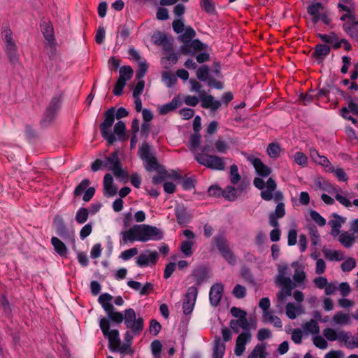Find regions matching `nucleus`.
I'll use <instances>...</instances> for the list:
<instances>
[{"label":"nucleus","mask_w":358,"mask_h":358,"mask_svg":"<svg viewBox=\"0 0 358 358\" xmlns=\"http://www.w3.org/2000/svg\"><path fill=\"white\" fill-rule=\"evenodd\" d=\"M113 296L108 293L101 294L98 298V302L106 313L108 320L120 324L123 321L127 328L136 336H139L144 329V320L142 317H136L135 310L131 308L125 309L124 314L115 311V307L110 303Z\"/></svg>","instance_id":"f257e3e1"},{"label":"nucleus","mask_w":358,"mask_h":358,"mask_svg":"<svg viewBox=\"0 0 358 358\" xmlns=\"http://www.w3.org/2000/svg\"><path fill=\"white\" fill-rule=\"evenodd\" d=\"M122 237L120 243L127 244L140 241L145 243L148 241H160L163 239L162 231L157 227L148 224H134L127 230L120 232Z\"/></svg>","instance_id":"f03ea898"},{"label":"nucleus","mask_w":358,"mask_h":358,"mask_svg":"<svg viewBox=\"0 0 358 358\" xmlns=\"http://www.w3.org/2000/svg\"><path fill=\"white\" fill-rule=\"evenodd\" d=\"M150 145L148 143H143L139 148L138 155L146 164L145 168L147 171H157L158 173H166V169L157 162L156 157L150 155Z\"/></svg>","instance_id":"7ed1b4c3"},{"label":"nucleus","mask_w":358,"mask_h":358,"mask_svg":"<svg viewBox=\"0 0 358 358\" xmlns=\"http://www.w3.org/2000/svg\"><path fill=\"white\" fill-rule=\"evenodd\" d=\"M212 243L229 264L234 266L236 264V257L230 249L228 240L224 232L216 234L213 238Z\"/></svg>","instance_id":"20e7f679"},{"label":"nucleus","mask_w":358,"mask_h":358,"mask_svg":"<svg viewBox=\"0 0 358 358\" xmlns=\"http://www.w3.org/2000/svg\"><path fill=\"white\" fill-rule=\"evenodd\" d=\"M104 120L99 125L101 136L107 141L108 146L112 145L117 141V138L111 131L115 122V108L111 107L104 114Z\"/></svg>","instance_id":"39448f33"},{"label":"nucleus","mask_w":358,"mask_h":358,"mask_svg":"<svg viewBox=\"0 0 358 358\" xmlns=\"http://www.w3.org/2000/svg\"><path fill=\"white\" fill-rule=\"evenodd\" d=\"M99 327L104 336H108L109 349L112 352H115L117 347L120 345L121 342L119 331L117 329L110 330V320L106 317H103L100 320Z\"/></svg>","instance_id":"423d86ee"},{"label":"nucleus","mask_w":358,"mask_h":358,"mask_svg":"<svg viewBox=\"0 0 358 358\" xmlns=\"http://www.w3.org/2000/svg\"><path fill=\"white\" fill-rule=\"evenodd\" d=\"M195 159L199 164L211 169L222 171L225 169L223 159L217 155L196 154Z\"/></svg>","instance_id":"0eeeda50"},{"label":"nucleus","mask_w":358,"mask_h":358,"mask_svg":"<svg viewBox=\"0 0 358 358\" xmlns=\"http://www.w3.org/2000/svg\"><path fill=\"white\" fill-rule=\"evenodd\" d=\"M61 106V96H55L51 99L44 113L43 117L41 121V124L43 127H48L55 119Z\"/></svg>","instance_id":"6e6552de"},{"label":"nucleus","mask_w":358,"mask_h":358,"mask_svg":"<svg viewBox=\"0 0 358 358\" xmlns=\"http://www.w3.org/2000/svg\"><path fill=\"white\" fill-rule=\"evenodd\" d=\"M56 234L62 238L65 242L75 243L74 234L71 231L65 224L64 218L61 215H56L52 222Z\"/></svg>","instance_id":"1a4fd4ad"},{"label":"nucleus","mask_w":358,"mask_h":358,"mask_svg":"<svg viewBox=\"0 0 358 358\" xmlns=\"http://www.w3.org/2000/svg\"><path fill=\"white\" fill-rule=\"evenodd\" d=\"M198 295V288L195 286L188 287L185 295V300L182 303V310L185 315L190 314L194 307Z\"/></svg>","instance_id":"9d476101"},{"label":"nucleus","mask_w":358,"mask_h":358,"mask_svg":"<svg viewBox=\"0 0 358 358\" xmlns=\"http://www.w3.org/2000/svg\"><path fill=\"white\" fill-rule=\"evenodd\" d=\"M189 278L193 279L194 282V286L197 288L208 279V270L206 266L200 265L192 271Z\"/></svg>","instance_id":"9b49d317"},{"label":"nucleus","mask_w":358,"mask_h":358,"mask_svg":"<svg viewBox=\"0 0 358 358\" xmlns=\"http://www.w3.org/2000/svg\"><path fill=\"white\" fill-rule=\"evenodd\" d=\"M174 213L177 222L180 226H185L192 220V216L187 208L182 203L177 204L174 208Z\"/></svg>","instance_id":"f8f14e48"},{"label":"nucleus","mask_w":358,"mask_h":358,"mask_svg":"<svg viewBox=\"0 0 358 358\" xmlns=\"http://www.w3.org/2000/svg\"><path fill=\"white\" fill-rule=\"evenodd\" d=\"M199 97L201 101V106L203 108H210L212 111H216L222 105L220 101L215 100L212 95H206L204 92L200 93Z\"/></svg>","instance_id":"ddd939ff"},{"label":"nucleus","mask_w":358,"mask_h":358,"mask_svg":"<svg viewBox=\"0 0 358 358\" xmlns=\"http://www.w3.org/2000/svg\"><path fill=\"white\" fill-rule=\"evenodd\" d=\"M251 336L250 331H243L238 335L234 349V353L236 356L240 357L243 355L245 350V345L250 341Z\"/></svg>","instance_id":"4468645a"},{"label":"nucleus","mask_w":358,"mask_h":358,"mask_svg":"<svg viewBox=\"0 0 358 358\" xmlns=\"http://www.w3.org/2000/svg\"><path fill=\"white\" fill-rule=\"evenodd\" d=\"M149 255L144 253L141 254L137 259L136 264L139 267H147L150 264L155 265L159 259L158 253L156 251H148Z\"/></svg>","instance_id":"2eb2a0df"},{"label":"nucleus","mask_w":358,"mask_h":358,"mask_svg":"<svg viewBox=\"0 0 358 358\" xmlns=\"http://www.w3.org/2000/svg\"><path fill=\"white\" fill-rule=\"evenodd\" d=\"M224 291V286L222 283L214 284L209 292V300L213 307H216L220 302Z\"/></svg>","instance_id":"dca6fc26"},{"label":"nucleus","mask_w":358,"mask_h":358,"mask_svg":"<svg viewBox=\"0 0 358 358\" xmlns=\"http://www.w3.org/2000/svg\"><path fill=\"white\" fill-rule=\"evenodd\" d=\"M152 38L155 44L162 46L164 50L167 52L172 51L173 44L164 33L161 31L155 33Z\"/></svg>","instance_id":"f3484780"},{"label":"nucleus","mask_w":358,"mask_h":358,"mask_svg":"<svg viewBox=\"0 0 358 358\" xmlns=\"http://www.w3.org/2000/svg\"><path fill=\"white\" fill-rule=\"evenodd\" d=\"M330 51V46L327 44L319 43L315 45L312 55L320 64L329 55Z\"/></svg>","instance_id":"a211bd4d"},{"label":"nucleus","mask_w":358,"mask_h":358,"mask_svg":"<svg viewBox=\"0 0 358 358\" xmlns=\"http://www.w3.org/2000/svg\"><path fill=\"white\" fill-rule=\"evenodd\" d=\"M343 29L352 40L358 43V20L347 21L343 24Z\"/></svg>","instance_id":"6ab92c4d"},{"label":"nucleus","mask_w":358,"mask_h":358,"mask_svg":"<svg viewBox=\"0 0 358 358\" xmlns=\"http://www.w3.org/2000/svg\"><path fill=\"white\" fill-rule=\"evenodd\" d=\"M252 164L255 169L256 173L261 177L266 178L271 173V169L265 165L259 158H254Z\"/></svg>","instance_id":"aec40b11"},{"label":"nucleus","mask_w":358,"mask_h":358,"mask_svg":"<svg viewBox=\"0 0 358 358\" xmlns=\"http://www.w3.org/2000/svg\"><path fill=\"white\" fill-rule=\"evenodd\" d=\"M5 52L10 64L14 66H16L19 63V55L16 45H6Z\"/></svg>","instance_id":"412c9836"},{"label":"nucleus","mask_w":358,"mask_h":358,"mask_svg":"<svg viewBox=\"0 0 358 358\" xmlns=\"http://www.w3.org/2000/svg\"><path fill=\"white\" fill-rule=\"evenodd\" d=\"M51 243L55 251L62 257H66L67 248L65 243L58 237L53 236L51 238Z\"/></svg>","instance_id":"4be33fe9"},{"label":"nucleus","mask_w":358,"mask_h":358,"mask_svg":"<svg viewBox=\"0 0 358 358\" xmlns=\"http://www.w3.org/2000/svg\"><path fill=\"white\" fill-rule=\"evenodd\" d=\"M127 128L124 122L119 120L114 126V132H113L117 138V141H125L128 136L126 134Z\"/></svg>","instance_id":"5701e85b"},{"label":"nucleus","mask_w":358,"mask_h":358,"mask_svg":"<svg viewBox=\"0 0 358 358\" xmlns=\"http://www.w3.org/2000/svg\"><path fill=\"white\" fill-rule=\"evenodd\" d=\"M180 106V101L178 97H174L169 103L162 105L159 109V113L162 115H164L174 110Z\"/></svg>","instance_id":"b1692460"},{"label":"nucleus","mask_w":358,"mask_h":358,"mask_svg":"<svg viewBox=\"0 0 358 358\" xmlns=\"http://www.w3.org/2000/svg\"><path fill=\"white\" fill-rule=\"evenodd\" d=\"M303 310L300 306H296L295 303L289 302L286 305V315L291 320L296 318L297 315H301Z\"/></svg>","instance_id":"393cba45"},{"label":"nucleus","mask_w":358,"mask_h":358,"mask_svg":"<svg viewBox=\"0 0 358 358\" xmlns=\"http://www.w3.org/2000/svg\"><path fill=\"white\" fill-rule=\"evenodd\" d=\"M117 36L116 37L115 47L120 48L127 38L130 35V31L126 25H121L118 27Z\"/></svg>","instance_id":"a878e982"},{"label":"nucleus","mask_w":358,"mask_h":358,"mask_svg":"<svg viewBox=\"0 0 358 358\" xmlns=\"http://www.w3.org/2000/svg\"><path fill=\"white\" fill-rule=\"evenodd\" d=\"M340 243L346 248H351L355 242V236L347 231L341 233L338 237Z\"/></svg>","instance_id":"bb28decb"},{"label":"nucleus","mask_w":358,"mask_h":358,"mask_svg":"<svg viewBox=\"0 0 358 358\" xmlns=\"http://www.w3.org/2000/svg\"><path fill=\"white\" fill-rule=\"evenodd\" d=\"M324 257L330 261H341L345 258L343 252L324 248L322 250Z\"/></svg>","instance_id":"cd10ccee"},{"label":"nucleus","mask_w":358,"mask_h":358,"mask_svg":"<svg viewBox=\"0 0 358 358\" xmlns=\"http://www.w3.org/2000/svg\"><path fill=\"white\" fill-rule=\"evenodd\" d=\"M266 348L265 343L257 344L250 353L248 358H266L267 355Z\"/></svg>","instance_id":"c85d7f7f"},{"label":"nucleus","mask_w":358,"mask_h":358,"mask_svg":"<svg viewBox=\"0 0 358 358\" xmlns=\"http://www.w3.org/2000/svg\"><path fill=\"white\" fill-rule=\"evenodd\" d=\"M42 31L44 38L51 44L55 41V36L52 26L49 23H44L42 26Z\"/></svg>","instance_id":"c756f323"},{"label":"nucleus","mask_w":358,"mask_h":358,"mask_svg":"<svg viewBox=\"0 0 358 358\" xmlns=\"http://www.w3.org/2000/svg\"><path fill=\"white\" fill-rule=\"evenodd\" d=\"M194 243V241H183L180 243V249L185 257H189L194 254V250H192Z\"/></svg>","instance_id":"7c9ffc66"},{"label":"nucleus","mask_w":358,"mask_h":358,"mask_svg":"<svg viewBox=\"0 0 358 358\" xmlns=\"http://www.w3.org/2000/svg\"><path fill=\"white\" fill-rule=\"evenodd\" d=\"M201 135L199 133L194 132L190 135L188 145L190 150H196L201 145Z\"/></svg>","instance_id":"2f4dec72"},{"label":"nucleus","mask_w":358,"mask_h":358,"mask_svg":"<svg viewBox=\"0 0 358 358\" xmlns=\"http://www.w3.org/2000/svg\"><path fill=\"white\" fill-rule=\"evenodd\" d=\"M350 113L358 116V104L355 101H350L348 103V107H343L341 109V113L344 118H348V115Z\"/></svg>","instance_id":"473e14b6"},{"label":"nucleus","mask_w":358,"mask_h":358,"mask_svg":"<svg viewBox=\"0 0 358 358\" xmlns=\"http://www.w3.org/2000/svg\"><path fill=\"white\" fill-rule=\"evenodd\" d=\"M0 306L6 317H10L12 313V308L10 302L4 294H0Z\"/></svg>","instance_id":"72a5a7b5"},{"label":"nucleus","mask_w":358,"mask_h":358,"mask_svg":"<svg viewBox=\"0 0 358 358\" xmlns=\"http://www.w3.org/2000/svg\"><path fill=\"white\" fill-rule=\"evenodd\" d=\"M303 328L306 332L310 333L312 334H317L320 332L318 323L313 319H311L310 321L305 323Z\"/></svg>","instance_id":"f704fd0d"},{"label":"nucleus","mask_w":358,"mask_h":358,"mask_svg":"<svg viewBox=\"0 0 358 358\" xmlns=\"http://www.w3.org/2000/svg\"><path fill=\"white\" fill-rule=\"evenodd\" d=\"M120 79H123L126 82L130 80L133 76L134 71L130 66H123L120 69Z\"/></svg>","instance_id":"c9c22d12"},{"label":"nucleus","mask_w":358,"mask_h":358,"mask_svg":"<svg viewBox=\"0 0 358 358\" xmlns=\"http://www.w3.org/2000/svg\"><path fill=\"white\" fill-rule=\"evenodd\" d=\"M90 181L89 179H83L74 189L73 194L75 196H80L89 187Z\"/></svg>","instance_id":"e433bc0d"},{"label":"nucleus","mask_w":358,"mask_h":358,"mask_svg":"<svg viewBox=\"0 0 358 358\" xmlns=\"http://www.w3.org/2000/svg\"><path fill=\"white\" fill-rule=\"evenodd\" d=\"M196 77L201 81H208L209 76V68L207 65H201L196 71Z\"/></svg>","instance_id":"4c0bfd02"},{"label":"nucleus","mask_w":358,"mask_h":358,"mask_svg":"<svg viewBox=\"0 0 358 358\" xmlns=\"http://www.w3.org/2000/svg\"><path fill=\"white\" fill-rule=\"evenodd\" d=\"M332 217L334 218L329 221L328 224L331 228H341L342 224H344L346 221V218L342 216H340L337 213H333Z\"/></svg>","instance_id":"58836bf2"},{"label":"nucleus","mask_w":358,"mask_h":358,"mask_svg":"<svg viewBox=\"0 0 358 358\" xmlns=\"http://www.w3.org/2000/svg\"><path fill=\"white\" fill-rule=\"evenodd\" d=\"M162 80L166 84L167 87H173L177 82V78L175 75L169 71L162 73Z\"/></svg>","instance_id":"ea45409f"},{"label":"nucleus","mask_w":358,"mask_h":358,"mask_svg":"<svg viewBox=\"0 0 358 358\" xmlns=\"http://www.w3.org/2000/svg\"><path fill=\"white\" fill-rule=\"evenodd\" d=\"M89 217V211L86 208H80L76 215V221L78 224L85 223Z\"/></svg>","instance_id":"a19ab883"},{"label":"nucleus","mask_w":358,"mask_h":358,"mask_svg":"<svg viewBox=\"0 0 358 358\" xmlns=\"http://www.w3.org/2000/svg\"><path fill=\"white\" fill-rule=\"evenodd\" d=\"M314 90L310 89L309 92L306 93H301L299 95V101L303 103V105H308L313 102L316 99V94H313Z\"/></svg>","instance_id":"79ce46f5"},{"label":"nucleus","mask_w":358,"mask_h":358,"mask_svg":"<svg viewBox=\"0 0 358 358\" xmlns=\"http://www.w3.org/2000/svg\"><path fill=\"white\" fill-rule=\"evenodd\" d=\"M200 6L208 14H215L216 13L213 0H200Z\"/></svg>","instance_id":"37998d69"},{"label":"nucleus","mask_w":358,"mask_h":358,"mask_svg":"<svg viewBox=\"0 0 358 358\" xmlns=\"http://www.w3.org/2000/svg\"><path fill=\"white\" fill-rule=\"evenodd\" d=\"M324 9V6L320 2L313 3L307 8L308 13L310 15H321L320 11Z\"/></svg>","instance_id":"c03bdc74"},{"label":"nucleus","mask_w":358,"mask_h":358,"mask_svg":"<svg viewBox=\"0 0 358 358\" xmlns=\"http://www.w3.org/2000/svg\"><path fill=\"white\" fill-rule=\"evenodd\" d=\"M222 196L229 201H234L237 198V192L234 187L227 186L222 190Z\"/></svg>","instance_id":"a18cd8bd"},{"label":"nucleus","mask_w":358,"mask_h":358,"mask_svg":"<svg viewBox=\"0 0 358 358\" xmlns=\"http://www.w3.org/2000/svg\"><path fill=\"white\" fill-rule=\"evenodd\" d=\"M332 320L338 324H348L350 322V317L347 313L338 312L333 316Z\"/></svg>","instance_id":"49530a36"},{"label":"nucleus","mask_w":358,"mask_h":358,"mask_svg":"<svg viewBox=\"0 0 358 358\" xmlns=\"http://www.w3.org/2000/svg\"><path fill=\"white\" fill-rule=\"evenodd\" d=\"M317 36L324 43L327 44L333 43L338 40L336 34L334 31L330 32L329 34H317Z\"/></svg>","instance_id":"de8ad7c7"},{"label":"nucleus","mask_w":358,"mask_h":358,"mask_svg":"<svg viewBox=\"0 0 358 358\" xmlns=\"http://www.w3.org/2000/svg\"><path fill=\"white\" fill-rule=\"evenodd\" d=\"M106 164H110V167H115L121 164L118 156V150L112 152L110 156L106 158Z\"/></svg>","instance_id":"09e8293b"},{"label":"nucleus","mask_w":358,"mask_h":358,"mask_svg":"<svg viewBox=\"0 0 358 358\" xmlns=\"http://www.w3.org/2000/svg\"><path fill=\"white\" fill-rule=\"evenodd\" d=\"M241 276L246 282L252 283L254 282V276L251 273L250 268L247 266H243L241 268Z\"/></svg>","instance_id":"8fccbe9b"},{"label":"nucleus","mask_w":358,"mask_h":358,"mask_svg":"<svg viewBox=\"0 0 358 358\" xmlns=\"http://www.w3.org/2000/svg\"><path fill=\"white\" fill-rule=\"evenodd\" d=\"M225 351V345L224 343H220V339L216 341V344L213 349V358H222Z\"/></svg>","instance_id":"3c124183"},{"label":"nucleus","mask_w":358,"mask_h":358,"mask_svg":"<svg viewBox=\"0 0 358 358\" xmlns=\"http://www.w3.org/2000/svg\"><path fill=\"white\" fill-rule=\"evenodd\" d=\"M148 65L145 59L143 62H138V69L136 71V78L137 79H141L143 78L148 71Z\"/></svg>","instance_id":"603ef678"},{"label":"nucleus","mask_w":358,"mask_h":358,"mask_svg":"<svg viewBox=\"0 0 358 358\" xmlns=\"http://www.w3.org/2000/svg\"><path fill=\"white\" fill-rule=\"evenodd\" d=\"M215 148L217 152L224 154L229 150V146L225 141L219 138L215 142Z\"/></svg>","instance_id":"864d4df0"},{"label":"nucleus","mask_w":358,"mask_h":358,"mask_svg":"<svg viewBox=\"0 0 358 358\" xmlns=\"http://www.w3.org/2000/svg\"><path fill=\"white\" fill-rule=\"evenodd\" d=\"M196 36L194 29L188 27L185 29V32L181 35L180 39L182 43L189 42Z\"/></svg>","instance_id":"5fc2aeb1"},{"label":"nucleus","mask_w":358,"mask_h":358,"mask_svg":"<svg viewBox=\"0 0 358 358\" xmlns=\"http://www.w3.org/2000/svg\"><path fill=\"white\" fill-rule=\"evenodd\" d=\"M230 176L231 182L232 184H237L241 180V175L238 173V166L236 164H233L230 167Z\"/></svg>","instance_id":"6e6d98bb"},{"label":"nucleus","mask_w":358,"mask_h":358,"mask_svg":"<svg viewBox=\"0 0 358 358\" xmlns=\"http://www.w3.org/2000/svg\"><path fill=\"white\" fill-rule=\"evenodd\" d=\"M356 266V262L352 257L348 258L341 264V269L344 272H350Z\"/></svg>","instance_id":"4d7b16f0"},{"label":"nucleus","mask_w":358,"mask_h":358,"mask_svg":"<svg viewBox=\"0 0 358 358\" xmlns=\"http://www.w3.org/2000/svg\"><path fill=\"white\" fill-rule=\"evenodd\" d=\"M280 148L278 143H271L267 148L268 155L272 157L275 158L279 155Z\"/></svg>","instance_id":"13d9d810"},{"label":"nucleus","mask_w":358,"mask_h":358,"mask_svg":"<svg viewBox=\"0 0 358 358\" xmlns=\"http://www.w3.org/2000/svg\"><path fill=\"white\" fill-rule=\"evenodd\" d=\"M232 294L237 299H243L246 296V289L244 286L237 284L234 287Z\"/></svg>","instance_id":"bf43d9fd"},{"label":"nucleus","mask_w":358,"mask_h":358,"mask_svg":"<svg viewBox=\"0 0 358 358\" xmlns=\"http://www.w3.org/2000/svg\"><path fill=\"white\" fill-rule=\"evenodd\" d=\"M294 158L295 163L301 166H306L308 163V157L302 152H296L294 154Z\"/></svg>","instance_id":"052dcab7"},{"label":"nucleus","mask_w":358,"mask_h":358,"mask_svg":"<svg viewBox=\"0 0 358 358\" xmlns=\"http://www.w3.org/2000/svg\"><path fill=\"white\" fill-rule=\"evenodd\" d=\"M313 342L315 347L321 350L327 349L328 347L327 341L321 336L313 337Z\"/></svg>","instance_id":"680f3d73"},{"label":"nucleus","mask_w":358,"mask_h":358,"mask_svg":"<svg viewBox=\"0 0 358 358\" xmlns=\"http://www.w3.org/2000/svg\"><path fill=\"white\" fill-rule=\"evenodd\" d=\"M329 170L334 172L335 176L339 181L345 182L348 180V177L343 169L338 168L335 170L333 166H331Z\"/></svg>","instance_id":"e2e57ef3"},{"label":"nucleus","mask_w":358,"mask_h":358,"mask_svg":"<svg viewBox=\"0 0 358 358\" xmlns=\"http://www.w3.org/2000/svg\"><path fill=\"white\" fill-rule=\"evenodd\" d=\"M310 216L320 227H323L326 224V220L317 211L311 210Z\"/></svg>","instance_id":"0e129e2a"},{"label":"nucleus","mask_w":358,"mask_h":358,"mask_svg":"<svg viewBox=\"0 0 358 358\" xmlns=\"http://www.w3.org/2000/svg\"><path fill=\"white\" fill-rule=\"evenodd\" d=\"M309 234L310 236L312 245H317L320 242V234L315 226L310 227Z\"/></svg>","instance_id":"69168bd1"},{"label":"nucleus","mask_w":358,"mask_h":358,"mask_svg":"<svg viewBox=\"0 0 358 358\" xmlns=\"http://www.w3.org/2000/svg\"><path fill=\"white\" fill-rule=\"evenodd\" d=\"M126 81L124 80L123 79H120L118 78L115 86H114V89H113V94L115 95V96H120L122 94V92H123V89L124 87V86L126 85Z\"/></svg>","instance_id":"338daca9"},{"label":"nucleus","mask_w":358,"mask_h":358,"mask_svg":"<svg viewBox=\"0 0 358 358\" xmlns=\"http://www.w3.org/2000/svg\"><path fill=\"white\" fill-rule=\"evenodd\" d=\"M324 336L329 341H334L338 339V334L332 328H326L323 331Z\"/></svg>","instance_id":"774afa93"}]
</instances>
